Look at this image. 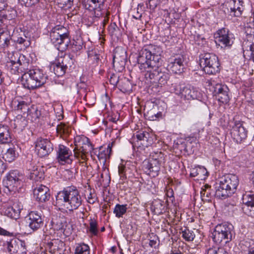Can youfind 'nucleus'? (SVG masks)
I'll return each instance as SVG.
<instances>
[{"mask_svg": "<svg viewBox=\"0 0 254 254\" xmlns=\"http://www.w3.org/2000/svg\"><path fill=\"white\" fill-rule=\"evenodd\" d=\"M82 199L79 191L74 186L68 187L59 192L56 196V205L60 209L69 211L77 209L81 204Z\"/></svg>", "mask_w": 254, "mask_h": 254, "instance_id": "f257e3e1", "label": "nucleus"}, {"mask_svg": "<svg viewBox=\"0 0 254 254\" xmlns=\"http://www.w3.org/2000/svg\"><path fill=\"white\" fill-rule=\"evenodd\" d=\"M238 177L232 174L223 176L215 184V196L220 199H225L235 192L239 185Z\"/></svg>", "mask_w": 254, "mask_h": 254, "instance_id": "f03ea898", "label": "nucleus"}, {"mask_svg": "<svg viewBox=\"0 0 254 254\" xmlns=\"http://www.w3.org/2000/svg\"><path fill=\"white\" fill-rule=\"evenodd\" d=\"M156 49L153 45H149L140 50L137 58V62L139 69L143 70L150 68L158 67L161 64V59L160 54L152 52Z\"/></svg>", "mask_w": 254, "mask_h": 254, "instance_id": "7ed1b4c3", "label": "nucleus"}, {"mask_svg": "<svg viewBox=\"0 0 254 254\" xmlns=\"http://www.w3.org/2000/svg\"><path fill=\"white\" fill-rule=\"evenodd\" d=\"M234 231L232 225L222 223L217 225L212 233L213 241L217 245L227 243L232 240Z\"/></svg>", "mask_w": 254, "mask_h": 254, "instance_id": "20e7f679", "label": "nucleus"}, {"mask_svg": "<svg viewBox=\"0 0 254 254\" xmlns=\"http://www.w3.org/2000/svg\"><path fill=\"white\" fill-rule=\"evenodd\" d=\"M199 64L203 71L208 74H215L220 71L218 57L214 54L206 53L199 55Z\"/></svg>", "mask_w": 254, "mask_h": 254, "instance_id": "39448f33", "label": "nucleus"}, {"mask_svg": "<svg viewBox=\"0 0 254 254\" xmlns=\"http://www.w3.org/2000/svg\"><path fill=\"white\" fill-rule=\"evenodd\" d=\"M170 90L184 100L198 99L201 97L200 92L196 88L190 85L180 83L172 84Z\"/></svg>", "mask_w": 254, "mask_h": 254, "instance_id": "423d86ee", "label": "nucleus"}, {"mask_svg": "<svg viewBox=\"0 0 254 254\" xmlns=\"http://www.w3.org/2000/svg\"><path fill=\"white\" fill-rule=\"evenodd\" d=\"M74 157L81 159L84 162L87 159V154L93 150L92 144L89 138L84 135L76 136L74 138Z\"/></svg>", "mask_w": 254, "mask_h": 254, "instance_id": "0eeeda50", "label": "nucleus"}, {"mask_svg": "<svg viewBox=\"0 0 254 254\" xmlns=\"http://www.w3.org/2000/svg\"><path fill=\"white\" fill-rule=\"evenodd\" d=\"M51 42L58 49L62 50L67 49L70 43L68 34L66 28L62 26H57L52 29L50 32Z\"/></svg>", "mask_w": 254, "mask_h": 254, "instance_id": "6e6552de", "label": "nucleus"}, {"mask_svg": "<svg viewBox=\"0 0 254 254\" xmlns=\"http://www.w3.org/2000/svg\"><path fill=\"white\" fill-rule=\"evenodd\" d=\"M23 180V176L17 170H11L3 180L4 186L8 191L15 192L20 187Z\"/></svg>", "mask_w": 254, "mask_h": 254, "instance_id": "1a4fd4ad", "label": "nucleus"}, {"mask_svg": "<svg viewBox=\"0 0 254 254\" xmlns=\"http://www.w3.org/2000/svg\"><path fill=\"white\" fill-rule=\"evenodd\" d=\"M186 56L182 54H176L168 59L167 68L175 73H181L185 68Z\"/></svg>", "mask_w": 254, "mask_h": 254, "instance_id": "9d476101", "label": "nucleus"}, {"mask_svg": "<svg viewBox=\"0 0 254 254\" xmlns=\"http://www.w3.org/2000/svg\"><path fill=\"white\" fill-rule=\"evenodd\" d=\"M230 133L237 143H241L247 138L248 131L244 127L242 122L236 121L232 127Z\"/></svg>", "mask_w": 254, "mask_h": 254, "instance_id": "9b49d317", "label": "nucleus"}, {"mask_svg": "<svg viewBox=\"0 0 254 254\" xmlns=\"http://www.w3.org/2000/svg\"><path fill=\"white\" fill-rule=\"evenodd\" d=\"M35 149L38 156L43 157L48 156L53 151V145L48 139L39 138L35 142Z\"/></svg>", "mask_w": 254, "mask_h": 254, "instance_id": "f8f14e48", "label": "nucleus"}, {"mask_svg": "<svg viewBox=\"0 0 254 254\" xmlns=\"http://www.w3.org/2000/svg\"><path fill=\"white\" fill-rule=\"evenodd\" d=\"M57 159L62 165L71 164L73 161V156L70 149L63 144L59 145Z\"/></svg>", "mask_w": 254, "mask_h": 254, "instance_id": "ddd939ff", "label": "nucleus"}, {"mask_svg": "<svg viewBox=\"0 0 254 254\" xmlns=\"http://www.w3.org/2000/svg\"><path fill=\"white\" fill-rule=\"evenodd\" d=\"M7 251L11 254H26V248L25 243L18 239H13L4 244Z\"/></svg>", "mask_w": 254, "mask_h": 254, "instance_id": "4468645a", "label": "nucleus"}, {"mask_svg": "<svg viewBox=\"0 0 254 254\" xmlns=\"http://www.w3.org/2000/svg\"><path fill=\"white\" fill-rule=\"evenodd\" d=\"M26 222L30 229L35 231L42 227L44 219L37 211H31L26 217Z\"/></svg>", "mask_w": 254, "mask_h": 254, "instance_id": "2eb2a0df", "label": "nucleus"}, {"mask_svg": "<svg viewBox=\"0 0 254 254\" xmlns=\"http://www.w3.org/2000/svg\"><path fill=\"white\" fill-rule=\"evenodd\" d=\"M243 0H230L228 3V13L233 17H240L244 10Z\"/></svg>", "mask_w": 254, "mask_h": 254, "instance_id": "dca6fc26", "label": "nucleus"}, {"mask_svg": "<svg viewBox=\"0 0 254 254\" xmlns=\"http://www.w3.org/2000/svg\"><path fill=\"white\" fill-rule=\"evenodd\" d=\"M228 90L227 86L217 84L214 87V93L219 102L227 103L229 101Z\"/></svg>", "mask_w": 254, "mask_h": 254, "instance_id": "f3484780", "label": "nucleus"}, {"mask_svg": "<svg viewBox=\"0 0 254 254\" xmlns=\"http://www.w3.org/2000/svg\"><path fill=\"white\" fill-rule=\"evenodd\" d=\"M33 194L36 200L39 202H45L49 200L50 196L49 188L44 185L35 188Z\"/></svg>", "mask_w": 254, "mask_h": 254, "instance_id": "a211bd4d", "label": "nucleus"}, {"mask_svg": "<svg viewBox=\"0 0 254 254\" xmlns=\"http://www.w3.org/2000/svg\"><path fill=\"white\" fill-rule=\"evenodd\" d=\"M22 206L18 203H14L12 206L5 207L3 209L4 215L14 219L19 217Z\"/></svg>", "mask_w": 254, "mask_h": 254, "instance_id": "6ab92c4d", "label": "nucleus"}, {"mask_svg": "<svg viewBox=\"0 0 254 254\" xmlns=\"http://www.w3.org/2000/svg\"><path fill=\"white\" fill-rule=\"evenodd\" d=\"M218 36L215 37V43L216 44L221 46V47H229L232 45L231 41L229 35L228 31L225 29L220 30L218 33Z\"/></svg>", "mask_w": 254, "mask_h": 254, "instance_id": "aec40b11", "label": "nucleus"}, {"mask_svg": "<svg viewBox=\"0 0 254 254\" xmlns=\"http://www.w3.org/2000/svg\"><path fill=\"white\" fill-rule=\"evenodd\" d=\"M160 164L156 162V161H149L146 164L144 165L145 172L152 177H155L158 176L160 170Z\"/></svg>", "mask_w": 254, "mask_h": 254, "instance_id": "412c9836", "label": "nucleus"}, {"mask_svg": "<svg viewBox=\"0 0 254 254\" xmlns=\"http://www.w3.org/2000/svg\"><path fill=\"white\" fill-rule=\"evenodd\" d=\"M30 73L32 78H33L40 87L44 85L47 79V76L44 73L42 70L40 69H33L28 71Z\"/></svg>", "mask_w": 254, "mask_h": 254, "instance_id": "4be33fe9", "label": "nucleus"}, {"mask_svg": "<svg viewBox=\"0 0 254 254\" xmlns=\"http://www.w3.org/2000/svg\"><path fill=\"white\" fill-rule=\"evenodd\" d=\"M146 71L144 74V77L146 79V82L147 84H157L158 76L159 73V67L157 68H150L143 70Z\"/></svg>", "mask_w": 254, "mask_h": 254, "instance_id": "5701e85b", "label": "nucleus"}, {"mask_svg": "<svg viewBox=\"0 0 254 254\" xmlns=\"http://www.w3.org/2000/svg\"><path fill=\"white\" fill-rule=\"evenodd\" d=\"M12 136L10 134L9 127L0 124V144H6L11 143Z\"/></svg>", "mask_w": 254, "mask_h": 254, "instance_id": "b1692460", "label": "nucleus"}, {"mask_svg": "<svg viewBox=\"0 0 254 254\" xmlns=\"http://www.w3.org/2000/svg\"><path fill=\"white\" fill-rule=\"evenodd\" d=\"M13 56L15 58H16L17 59L10 60V63L12 66H14L15 64H18L19 66H21V68H23V69L28 68L30 61L28 57L25 55L20 54L17 52L13 54Z\"/></svg>", "mask_w": 254, "mask_h": 254, "instance_id": "393cba45", "label": "nucleus"}, {"mask_svg": "<svg viewBox=\"0 0 254 254\" xmlns=\"http://www.w3.org/2000/svg\"><path fill=\"white\" fill-rule=\"evenodd\" d=\"M21 82L24 88L28 89H34L39 87L37 82L32 78L29 71L23 74L21 77Z\"/></svg>", "mask_w": 254, "mask_h": 254, "instance_id": "a878e982", "label": "nucleus"}, {"mask_svg": "<svg viewBox=\"0 0 254 254\" xmlns=\"http://www.w3.org/2000/svg\"><path fill=\"white\" fill-rule=\"evenodd\" d=\"M14 110L19 113H22L23 115L28 116L30 105L27 102L23 101L18 100L13 102Z\"/></svg>", "mask_w": 254, "mask_h": 254, "instance_id": "bb28decb", "label": "nucleus"}, {"mask_svg": "<svg viewBox=\"0 0 254 254\" xmlns=\"http://www.w3.org/2000/svg\"><path fill=\"white\" fill-rule=\"evenodd\" d=\"M105 0H84V5L86 9L94 12L97 9H102L104 7Z\"/></svg>", "mask_w": 254, "mask_h": 254, "instance_id": "cd10ccee", "label": "nucleus"}, {"mask_svg": "<svg viewBox=\"0 0 254 254\" xmlns=\"http://www.w3.org/2000/svg\"><path fill=\"white\" fill-rule=\"evenodd\" d=\"M113 142L109 143L107 147L101 146L99 148V152L98 155V158L99 160L102 161L105 163L107 159H110L112 153V148Z\"/></svg>", "mask_w": 254, "mask_h": 254, "instance_id": "c85d7f7f", "label": "nucleus"}, {"mask_svg": "<svg viewBox=\"0 0 254 254\" xmlns=\"http://www.w3.org/2000/svg\"><path fill=\"white\" fill-rule=\"evenodd\" d=\"M165 204L160 199H154L151 205V211L156 215H160L165 212Z\"/></svg>", "mask_w": 254, "mask_h": 254, "instance_id": "c756f323", "label": "nucleus"}, {"mask_svg": "<svg viewBox=\"0 0 254 254\" xmlns=\"http://www.w3.org/2000/svg\"><path fill=\"white\" fill-rule=\"evenodd\" d=\"M93 16L95 18H101L103 27H104L109 21V12L105 8L97 9L93 13Z\"/></svg>", "mask_w": 254, "mask_h": 254, "instance_id": "7c9ffc66", "label": "nucleus"}, {"mask_svg": "<svg viewBox=\"0 0 254 254\" xmlns=\"http://www.w3.org/2000/svg\"><path fill=\"white\" fill-rule=\"evenodd\" d=\"M118 88L124 93H129L132 90V85L128 79L123 78L120 79Z\"/></svg>", "mask_w": 254, "mask_h": 254, "instance_id": "2f4dec72", "label": "nucleus"}, {"mask_svg": "<svg viewBox=\"0 0 254 254\" xmlns=\"http://www.w3.org/2000/svg\"><path fill=\"white\" fill-rule=\"evenodd\" d=\"M56 130L57 133L63 138H66L71 131V129L69 127L63 123H61L57 126Z\"/></svg>", "mask_w": 254, "mask_h": 254, "instance_id": "473e14b6", "label": "nucleus"}, {"mask_svg": "<svg viewBox=\"0 0 254 254\" xmlns=\"http://www.w3.org/2000/svg\"><path fill=\"white\" fill-rule=\"evenodd\" d=\"M18 153L15 147H10L3 155V158L5 161L12 162L18 157Z\"/></svg>", "mask_w": 254, "mask_h": 254, "instance_id": "72a5a7b5", "label": "nucleus"}, {"mask_svg": "<svg viewBox=\"0 0 254 254\" xmlns=\"http://www.w3.org/2000/svg\"><path fill=\"white\" fill-rule=\"evenodd\" d=\"M27 116L18 115L14 120V127L20 130H23L27 125L26 119Z\"/></svg>", "mask_w": 254, "mask_h": 254, "instance_id": "f704fd0d", "label": "nucleus"}, {"mask_svg": "<svg viewBox=\"0 0 254 254\" xmlns=\"http://www.w3.org/2000/svg\"><path fill=\"white\" fill-rule=\"evenodd\" d=\"M58 61L60 62L66 69L70 70L73 65L74 60L70 55H65L64 57L59 58Z\"/></svg>", "mask_w": 254, "mask_h": 254, "instance_id": "c9c22d12", "label": "nucleus"}, {"mask_svg": "<svg viewBox=\"0 0 254 254\" xmlns=\"http://www.w3.org/2000/svg\"><path fill=\"white\" fill-rule=\"evenodd\" d=\"M52 68L55 74L58 76L64 75L67 70V69L63 66V64L60 63V62L58 61L57 63L52 64L51 66V69Z\"/></svg>", "mask_w": 254, "mask_h": 254, "instance_id": "e433bc0d", "label": "nucleus"}, {"mask_svg": "<svg viewBox=\"0 0 254 254\" xmlns=\"http://www.w3.org/2000/svg\"><path fill=\"white\" fill-rule=\"evenodd\" d=\"M244 56L250 55V59L254 62V43L247 42L243 44Z\"/></svg>", "mask_w": 254, "mask_h": 254, "instance_id": "4c0bfd02", "label": "nucleus"}, {"mask_svg": "<svg viewBox=\"0 0 254 254\" xmlns=\"http://www.w3.org/2000/svg\"><path fill=\"white\" fill-rule=\"evenodd\" d=\"M127 59H113V64L115 69L118 72H122L125 67Z\"/></svg>", "mask_w": 254, "mask_h": 254, "instance_id": "58836bf2", "label": "nucleus"}, {"mask_svg": "<svg viewBox=\"0 0 254 254\" xmlns=\"http://www.w3.org/2000/svg\"><path fill=\"white\" fill-rule=\"evenodd\" d=\"M127 209V204H117L114 209L113 212L117 217L120 218L123 217V215L126 213Z\"/></svg>", "mask_w": 254, "mask_h": 254, "instance_id": "ea45409f", "label": "nucleus"}, {"mask_svg": "<svg viewBox=\"0 0 254 254\" xmlns=\"http://www.w3.org/2000/svg\"><path fill=\"white\" fill-rule=\"evenodd\" d=\"M243 203L248 206H254V194L252 192L246 193L243 194L242 197Z\"/></svg>", "mask_w": 254, "mask_h": 254, "instance_id": "a19ab883", "label": "nucleus"}, {"mask_svg": "<svg viewBox=\"0 0 254 254\" xmlns=\"http://www.w3.org/2000/svg\"><path fill=\"white\" fill-rule=\"evenodd\" d=\"M170 78V75L168 73L159 71L156 85L159 86H162L165 85Z\"/></svg>", "mask_w": 254, "mask_h": 254, "instance_id": "79ce46f5", "label": "nucleus"}, {"mask_svg": "<svg viewBox=\"0 0 254 254\" xmlns=\"http://www.w3.org/2000/svg\"><path fill=\"white\" fill-rule=\"evenodd\" d=\"M150 161H156L159 163L163 164L165 162V156L161 151L153 152L150 154Z\"/></svg>", "mask_w": 254, "mask_h": 254, "instance_id": "37998d69", "label": "nucleus"}, {"mask_svg": "<svg viewBox=\"0 0 254 254\" xmlns=\"http://www.w3.org/2000/svg\"><path fill=\"white\" fill-rule=\"evenodd\" d=\"M52 223L54 228L57 230L63 231L66 225V221L63 218H58L52 220Z\"/></svg>", "mask_w": 254, "mask_h": 254, "instance_id": "c03bdc74", "label": "nucleus"}, {"mask_svg": "<svg viewBox=\"0 0 254 254\" xmlns=\"http://www.w3.org/2000/svg\"><path fill=\"white\" fill-rule=\"evenodd\" d=\"M89 247L84 243L79 244L75 250V254H89Z\"/></svg>", "mask_w": 254, "mask_h": 254, "instance_id": "a18cd8bd", "label": "nucleus"}, {"mask_svg": "<svg viewBox=\"0 0 254 254\" xmlns=\"http://www.w3.org/2000/svg\"><path fill=\"white\" fill-rule=\"evenodd\" d=\"M182 236L187 241H192L195 238V234L193 231L185 228L182 231Z\"/></svg>", "mask_w": 254, "mask_h": 254, "instance_id": "49530a36", "label": "nucleus"}, {"mask_svg": "<svg viewBox=\"0 0 254 254\" xmlns=\"http://www.w3.org/2000/svg\"><path fill=\"white\" fill-rule=\"evenodd\" d=\"M127 59V56L125 50L120 47L116 48L114 51L113 59Z\"/></svg>", "mask_w": 254, "mask_h": 254, "instance_id": "de8ad7c7", "label": "nucleus"}, {"mask_svg": "<svg viewBox=\"0 0 254 254\" xmlns=\"http://www.w3.org/2000/svg\"><path fill=\"white\" fill-rule=\"evenodd\" d=\"M29 177L31 180L35 182H39L44 178V174L42 172H40L36 169L30 173Z\"/></svg>", "mask_w": 254, "mask_h": 254, "instance_id": "09e8293b", "label": "nucleus"}, {"mask_svg": "<svg viewBox=\"0 0 254 254\" xmlns=\"http://www.w3.org/2000/svg\"><path fill=\"white\" fill-rule=\"evenodd\" d=\"M210 187L208 185L205 186V189L202 190L200 192L201 197L202 199H205L209 200L213 195H215V193H212L210 190Z\"/></svg>", "mask_w": 254, "mask_h": 254, "instance_id": "8fccbe9b", "label": "nucleus"}, {"mask_svg": "<svg viewBox=\"0 0 254 254\" xmlns=\"http://www.w3.org/2000/svg\"><path fill=\"white\" fill-rule=\"evenodd\" d=\"M11 44V38L10 36H5L4 33L0 35V44L4 49L8 48Z\"/></svg>", "mask_w": 254, "mask_h": 254, "instance_id": "3c124183", "label": "nucleus"}, {"mask_svg": "<svg viewBox=\"0 0 254 254\" xmlns=\"http://www.w3.org/2000/svg\"><path fill=\"white\" fill-rule=\"evenodd\" d=\"M29 116H31L32 120L36 121L41 116V111L37 107L31 106L29 109Z\"/></svg>", "mask_w": 254, "mask_h": 254, "instance_id": "603ef678", "label": "nucleus"}, {"mask_svg": "<svg viewBox=\"0 0 254 254\" xmlns=\"http://www.w3.org/2000/svg\"><path fill=\"white\" fill-rule=\"evenodd\" d=\"M77 87L78 93L81 96L84 95L85 98L87 92V85L84 82H80L77 84Z\"/></svg>", "mask_w": 254, "mask_h": 254, "instance_id": "864d4df0", "label": "nucleus"}, {"mask_svg": "<svg viewBox=\"0 0 254 254\" xmlns=\"http://www.w3.org/2000/svg\"><path fill=\"white\" fill-rule=\"evenodd\" d=\"M16 15V11L14 9H12L10 11V13H9L8 14H4L0 15V21L3 23V19L9 20L13 19L15 17Z\"/></svg>", "mask_w": 254, "mask_h": 254, "instance_id": "5fc2aeb1", "label": "nucleus"}, {"mask_svg": "<svg viewBox=\"0 0 254 254\" xmlns=\"http://www.w3.org/2000/svg\"><path fill=\"white\" fill-rule=\"evenodd\" d=\"M15 42L20 45H23L25 48L28 47L30 45V42L28 38L24 36V37H17Z\"/></svg>", "mask_w": 254, "mask_h": 254, "instance_id": "6e6d98bb", "label": "nucleus"}, {"mask_svg": "<svg viewBox=\"0 0 254 254\" xmlns=\"http://www.w3.org/2000/svg\"><path fill=\"white\" fill-rule=\"evenodd\" d=\"M88 60L97 63L100 60V55L95 51H91L88 53Z\"/></svg>", "mask_w": 254, "mask_h": 254, "instance_id": "4d7b16f0", "label": "nucleus"}, {"mask_svg": "<svg viewBox=\"0 0 254 254\" xmlns=\"http://www.w3.org/2000/svg\"><path fill=\"white\" fill-rule=\"evenodd\" d=\"M89 232L93 235H97L98 233L97 223L95 220L91 219L89 223Z\"/></svg>", "mask_w": 254, "mask_h": 254, "instance_id": "13d9d810", "label": "nucleus"}, {"mask_svg": "<svg viewBox=\"0 0 254 254\" xmlns=\"http://www.w3.org/2000/svg\"><path fill=\"white\" fill-rule=\"evenodd\" d=\"M120 79H119V76L117 74L113 73L111 75L109 78V82L111 84L114 86H117L119 84Z\"/></svg>", "mask_w": 254, "mask_h": 254, "instance_id": "bf43d9fd", "label": "nucleus"}, {"mask_svg": "<svg viewBox=\"0 0 254 254\" xmlns=\"http://www.w3.org/2000/svg\"><path fill=\"white\" fill-rule=\"evenodd\" d=\"M159 242V240H158V237L152 234L149 239V245L152 248H155L158 246Z\"/></svg>", "mask_w": 254, "mask_h": 254, "instance_id": "052dcab7", "label": "nucleus"}, {"mask_svg": "<svg viewBox=\"0 0 254 254\" xmlns=\"http://www.w3.org/2000/svg\"><path fill=\"white\" fill-rule=\"evenodd\" d=\"M141 141L142 142H141L140 144L143 146L148 147L151 145L152 143V139L150 136V134L148 133V135H145Z\"/></svg>", "mask_w": 254, "mask_h": 254, "instance_id": "680f3d73", "label": "nucleus"}, {"mask_svg": "<svg viewBox=\"0 0 254 254\" xmlns=\"http://www.w3.org/2000/svg\"><path fill=\"white\" fill-rule=\"evenodd\" d=\"M205 171L204 168H197L192 169L190 173V176L191 177H195L199 176L202 172H204Z\"/></svg>", "mask_w": 254, "mask_h": 254, "instance_id": "e2e57ef3", "label": "nucleus"}, {"mask_svg": "<svg viewBox=\"0 0 254 254\" xmlns=\"http://www.w3.org/2000/svg\"><path fill=\"white\" fill-rule=\"evenodd\" d=\"M207 254H229L226 251L222 249H210L208 251Z\"/></svg>", "mask_w": 254, "mask_h": 254, "instance_id": "0e129e2a", "label": "nucleus"}, {"mask_svg": "<svg viewBox=\"0 0 254 254\" xmlns=\"http://www.w3.org/2000/svg\"><path fill=\"white\" fill-rule=\"evenodd\" d=\"M97 200V198L96 197V194L94 192H92L91 190H90V193L87 196L88 202L90 204H93Z\"/></svg>", "mask_w": 254, "mask_h": 254, "instance_id": "69168bd1", "label": "nucleus"}, {"mask_svg": "<svg viewBox=\"0 0 254 254\" xmlns=\"http://www.w3.org/2000/svg\"><path fill=\"white\" fill-rule=\"evenodd\" d=\"M247 25L245 27L246 28H250L254 30V15L251 16L247 19Z\"/></svg>", "mask_w": 254, "mask_h": 254, "instance_id": "338daca9", "label": "nucleus"}, {"mask_svg": "<svg viewBox=\"0 0 254 254\" xmlns=\"http://www.w3.org/2000/svg\"><path fill=\"white\" fill-rule=\"evenodd\" d=\"M109 33L111 35H114L116 32L118 30V27L115 23H111L108 27Z\"/></svg>", "mask_w": 254, "mask_h": 254, "instance_id": "774afa93", "label": "nucleus"}]
</instances>
